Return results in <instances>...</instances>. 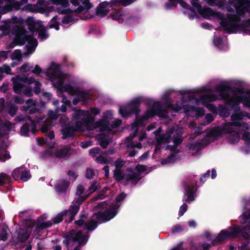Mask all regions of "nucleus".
<instances>
[{"mask_svg": "<svg viewBox=\"0 0 250 250\" xmlns=\"http://www.w3.org/2000/svg\"><path fill=\"white\" fill-rule=\"evenodd\" d=\"M189 126L191 128V129L194 130V132L197 134H200L202 131V127H196L194 123H190Z\"/></svg>", "mask_w": 250, "mask_h": 250, "instance_id": "obj_45", "label": "nucleus"}, {"mask_svg": "<svg viewBox=\"0 0 250 250\" xmlns=\"http://www.w3.org/2000/svg\"><path fill=\"white\" fill-rule=\"evenodd\" d=\"M74 20V18L70 15H66L64 17L62 21L63 23H68L72 22Z\"/></svg>", "mask_w": 250, "mask_h": 250, "instance_id": "obj_54", "label": "nucleus"}, {"mask_svg": "<svg viewBox=\"0 0 250 250\" xmlns=\"http://www.w3.org/2000/svg\"><path fill=\"white\" fill-rule=\"evenodd\" d=\"M183 104V103L180 104L177 103L175 106L172 104H169L168 105V109H170L173 110L175 112H179L183 109L187 115L192 116H203L204 114V111L202 108L198 107H189L187 105H182Z\"/></svg>", "mask_w": 250, "mask_h": 250, "instance_id": "obj_14", "label": "nucleus"}, {"mask_svg": "<svg viewBox=\"0 0 250 250\" xmlns=\"http://www.w3.org/2000/svg\"><path fill=\"white\" fill-rule=\"evenodd\" d=\"M52 223L50 221H46L41 223H38L36 226L35 231L37 233L40 231L41 230H42L44 229L51 227Z\"/></svg>", "mask_w": 250, "mask_h": 250, "instance_id": "obj_36", "label": "nucleus"}, {"mask_svg": "<svg viewBox=\"0 0 250 250\" xmlns=\"http://www.w3.org/2000/svg\"><path fill=\"white\" fill-rule=\"evenodd\" d=\"M11 81L13 83L14 92L17 94H21L25 83L35 84L36 82L38 81L36 80L33 77L23 78L20 76H17L15 78H12Z\"/></svg>", "mask_w": 250, "mask_h": 250, "instance_id": "obj_16", "label": "nucleus"}, {"mask_svg": "<svg viewBox=\"0 0 250 250\" xmlns=\"http://www.w3.org/2000/svg\"><path fill=\"white\" fill-rule=\"evenodd\" d=\"M88 240L87 235L79 231L76 234L67 236L63 243L67 247L68 250H80L81 246L85 245Z\"/></svg>", "mask_w": 250, "mask_h": 250, "instance_id": "obj_11", "label": "nucleus"}, {"mask_svg": "<svg viewBox=\"0 0 250 250\" xmlns=\"http://www.w3.org/2000/svg\"><path fill=\"white\" fill-rule=\"evenodd\" d=\"M42 70L39 65H36L34 69L32 70V72L35 74L39 75L41 73Z\"/></svg>", "mask_w": 250, "mask_h": 250, "instance_id": "obj_63", "label": "nucleus"}, {"mask_svg": "<svg viewBox=\"0 0 250 250\" xmlns=\"http://www.w3.org/2000/svg\"><path fill=\"white\" fill-rule=\"evenodd\" d=\"M177 126L168 129L166 134H161L162 129L159 127L156 131L154 132L155 135V140L157 143L156 147V150L160 149V145L168 143L173 141L174 145H168L166 147V149L171 150L175 148L178 145L181 143L183 140L182 138V132L178 131Z\"/></svg>", "mask_w": 250, "mask_h": 250, "instance_id": "obj_7", "label": "nucleus"}, {"mask_svg": "<svg viewBox=\"0 0 250 250\" xmlns=\"http://www.w3.org/2000/svg\"><path fill=\"white\" fill-rule=\"evenodd\" d=\"M85 190V188L82 185H79L77 187V188H76V194L78 196V197L76 198L73 202L72 203V204H75V201L76 200L79 198L80 197H83V198H85L84 199L83 201V202L89 196V194L87 195H84V196H81L82 194L83 193V192H84Z\"/></svg>", "mask_w": 250, "mask_h": 250, "instance_id": "obj_34", "label": "nucleus"}, {"mask_svg": "<svg viewBox=\"0 0 250 250\" xmlns=\"http://www.w3.org/2000/svg\"><path fill=\"white\" fill-rule=\"evenodd\" d=\"M12 59L17 60L18 62H21V51L19 50H15L12 53Z\"/></svg>", "mask_w": 250, "mask_h": 250, "instance_id": "obj_41", "label": "nucleus"}, {"mask_svg": "<svg viewBox=\"0 0 250 250\" xmlns=\"http://www.w3.org/2000/svg\"><path fill=\"white\" fill-rule=\"evenodd\" d=\"M95 175V171L92 168H87L86 171V177L88 179H92Z\"/></svg>", "mask_w": 250, "mask_h": 250, "instance_id": "obj_50", "label": "nucleus"}, {"mask_svg": "<svg viewBox=\"0 0 250 250\" xmlns=\"http://www.w3.org/2000/svg\"><path fill=\"white\" fill-rule=\"evenodd\" d=\"M27 2V0H0V13H5L13 8L20 9L21 6Z\"/></svg>", "mask_w": 250, "mask_h": 250, "instance_id": "obj_15", "label": "nucleus"}, {"mask_svg": "<svg viewBox=\"0 0 250 250\" xmlns=\"http://www.w3.org/2000/svg\"><path fill=\"white\" fill-rule=\"evenodd\" d=\"M85 198L80 197L76 200L75 204H71L69 209L68 210L58 214L56 216L53 218V222L55 224L60 223L63 219L64 215L70 216V221H72L74 219V216L77 214L79 210L80 204Z\"/></svg>", "mask_w": 250, "mask_h": 250, "instance_id": "obj_13", "label": "nucleus"}, {"mask_svg": "<svg viewBox=\"0 0 250 250\" xmlns=\"http://www.w3.org/2000/svg\"><path fill=\"white\" fill-rule=\"evenodd\" d=\"M206 2L211 6H217L222 10H227L228 12L233 11V8L230 6L226 0H206Z\"/></svg>", "mask_w": 250, "mask_h": 250, "instance_id": "obj_21", "label": "nucleus"}, {"mask_svg": "<svg viewBox=\"0 0 250 250\" xmlns=\"http://www.w3.org/2000/svg\"><path fill=\"white\" fill-rule=\"evenodd\" d=\"M5 101L3 98H0V112L5 111Z\"/></svg>", "mask_w": 250, "mask_h": 250, "instance_id": "obj_62", "label": "nucleus"}, {"mask_svg": "<svg viewBox=\"0 0 250 250\" xmlns=\"http://www.w3.org/2000/svg\"><path fill=\"white\" fill-rule=\"evenodd\" d=\"M17 110V106L11 101L7 103L5 107V112L8 113L11 116H14Z\"/></svg>", "mask_w": 250, "mask_h": 250, "instance_id": "obj_31", "label": "nucleus"}, {"mask_svg": "<svg viewBox=\"0 0 250 250\" xmlns=\"http://www.w3.org/2000/svg\"><path fill=\"white\" fill-rule=\"evenodd\" d=\"M69 185V182L65 180H60L56 183L55 188L57 192L61 193L65 191Z\"/></svg>", "mask_w": 250, "mask_h": 250, "instance_id": "obj_26", "label": "nucleus"}, {"mask_svg": "<svg viewBox=\"0 0 250 250\" xmlns=\"http://www.w3.org/2000/svg\"><path fill=\"white\" fill-rule=\"evenodd\" d=\"M240 218L242 224L248 223V225L245 228L242 229L240 227H233L226 230H223L218 234L215 241L220 242L227 239L240 236H242L245 239H247L249 237V234L246 231H249L250 233V212H248V213L246 212H244L241 216Z\"/></svg>", "mask_w": 250, "mask_h": 250, "instance_id": "obj_6", "label": "nucleus"}, {"mask_svg": "<svg viewBox=\"0 0 250 250\" xmlns=\"http://www.w3.org/2000/svg\"><path fill=\"white\" fill-rule=\"evenodd\" d=\"M115 169L114 170V176L115 179L131 182H137L140 179V174L146 170L143 166H138L134 171L128 170L125 174H123L121 168L124 165V162L121 160H117L115 163Z\"/></svg>", "mask_w": 250, "mask_h": 250, "instance_id": "obj_9", "label": "nucleus"}, {"mask_svg": "<svg viewBox=\"0 0 250 250\" xmlns=\"http://www.w3.org/2000/svg\"><path fill=\"white\" fill-rule=\"evenodd\" d=\"M158 115L162 118H166L167 116V110L162 109V106L159 102H155L152 106L148 109L145 115L142 117L136 116V121L131 125L132 133L127 138L129 141L132 140L136 135L139 126H143L148 119L155 115Z\"/></svg>", "mask_w": 250, "mask_h": 250, "instance_id": "obj_8", "label": "nucleus"}, {"mask_svg": "<svg viewBox=\"0 0 250 250\" xmlns=\"http://www.w3.org/2000/svg\"><path fill=\"white\" fill-rule=\"evenodd\" d=\"M131 105H128L127 106L121 107L119 109L120 113L123 117H125L132 113H136L138 109V106L135 105L132 109H131Z\"/></svg>", "mask_w": 250, "mask_h": 250, "instance_id": "obj_23", "label": "nucleus"}, {"mask_svg": "<svg viewBox=\"0 0 250 250\" xmlns=\"http://www.w3.org/2000/svg\"><path fill=\"white\" fill-rule=\"evenodd\" d=\"M50 126L51 123L46 120L42 124L41 128V131L42 132H46V131L50 129Z\"/></svg>", "mask_w": 250, "mask_h": 250, "instance_id": "obj_42", "label": "nucleus"}, {"mask_svg": "<svg viewBox=\"0 0 250 250\" xmlns=\"http://www.w3.org/2000/svg\"><path fill=\"white\" fill-rule=\"evenodd\" d=\"M100 148L98 147H94L90 150L89 153L92 157H94L96 154L100 153Z\"/></svg>", "mask_w": 250, "mask_h": 250, "instance_id": "obj_52", "label": "nucleus"}, {"mask_svg": "<svg viewBox=\"0 0 250 250\" xmlns=\"http://www.w3.org/2000/svg\"><path fill=\"white\" fill-rule=\"evenodd\" d=\"M62 139H66L72 138L73 136L74 129L70 127H65L62 130Z\"/></svg>", "mask_w": 250, "mask_h": 250, "instance_id": "obj_33", "label": "nucleus"}, {"mask_svg": "<svg viewBox=\"0 0 250 250\" xmlns=\"http://www.w3.org/2000/svg\"><path fill=\"white\" fill-rule=\"evenodd\" d=\"M29 26L32 28H35L36 22L33 18L29 17L26 19L25 21Z\"/></svg>", "mask_w": 250, "mask_h": 250, "instance_id": "obj_47", "label": "nucleus"}, {"mask_svg": "<svg viewBox=\"0 0 250 250\" xmlns=\"http://www.w3.org/2000/svg\"><path fill=\"white\" fill-rule=\"evenodd\" d=\"M68 175L70 178H72L73 180H75L78 177V175L77 174L75 171L73 170H70L68 171L67 173Z\"/></svg>", "mask_w": 250, "mask_h": 250, "instance_id": "obj_58", "label": "nucleus"}, {"mask_svg": "<svg viewBox=\"0 0 250 250\" xmlns=\"http://www.w3.org/2000/svg\"><path fill=\"white\" fill-rule=\"evenodd\" d=\"M23 9L26 11H29V12H37V10L38 9H36L35 4L32 5L31 4H29L26 5L23 8Z\"/></svg>", "mask_w": 250, "mask_h": 250, "instance_id": "obj_46", "label": "nucleus"}, {"mask_svg": "<svg viewBox=\"0 0 250 250\" xmlns=\"http://www.w3.org/2000/svg\"><path fill=\"white\" fill-rule=\"evenodd\" d=\"M52 3L56 4L57 6L62 7V10H59L58 12L60 13L64 14L67 12V10L64 8L67 7L69 5L68 0H51Z\"/></svg>", "mask_w": 250, "mask_h": 250, "instance_id": "obj_29", "label": "nucleus"}, {"mask_svg": "<svg viewBox=\"0 0 250 250\" xmlns=\"http://www.w3.org/2000/svg\"><path fill=\"white\" fill-rule=\"evenodd\" d=\"M170 3L173 7L176 6L177 3H179L183 7L186 8L184 11L185 15H187L190 19H193L197 16L196 12L190 8H187V3L183 1V0H170Z\"/></svg>", "mask_w": 250, "mask_h": 250, "instance_id": "obj_19", "label": "nucleus"}, {"mask_svg": "<svg viewBox=\"0 0 250 250\" xmlns=\"http://www.w3.org/2000/svg\"><path fill=\"white\" fill-rule=\"evenodd\" d=\"M131 4L130 0H111L110 1H104L101 2L97 6L96 13L101 17L105 16L114 7L121 5L127 6Z\"/></svg>", "mask_w": 250, "mask_h": 250, "instance_id": "obj_12", "label": "nucleus"}, {"mask_svg": "<svg viewBox=\"0 0 250 250\" xmlns=\"http://www.w3.org/2000/svg\"><path fill=\"white\" fill-rule=\"evenodd\" d=\"M111 17L113 20L119 22H123L128 17L125 13L121 10H114L111 13Z\"/></svg>", "mask_w": 250, "mask_h": 250, "instance_id": "obj_24", "label": "nucleus"}, {"mask_svg": "<svg viewBox=\"0 0 250 250\" xmlns=\"http://www.w3.org/2000/svg\"><path fill=\"white\" fill-rule=\"evenodd\" d=\"M38 37L43 40L48 37V34L44 30H41L39 32Z\"/></svg>", "mask_w": 250, "mask_h": 250, "instance_id": "obj_53", "label": "nucleus"}, {"mask_svg": "<svg viewBox=\"0 0 250 250\" xmlns=\"http://www.w3.org/2000/svg\"><path fill=\"white\" fill-rule=\"evenodd\" d=\"M119 206L115 205L110 207L104 212L99 211L93 215L91 219L85 225V229L88 230H93L97 227L98 223L108 221L113 218L117 213Z\"/></svg>", "mask_w": 250, "mask_h": 250, "instance_id": "obj_10", "label": "nucleus"}, {"mask_svg": "<svg viewBox=\"0 0 250 250\" xmlns=\"http://www.w3.org/2000/svg\"><path fill=\"white\" fill-rule=\"evenodd\" d=\"M70 1L73 5L79 6L75 10L76 13H86L92 7L89 0H70Z\"/></svg>", "mask_w": 250, "mask_h": 250, "instance_id": "obj_18", "label": "nucleus"}, {"mask_svg": "<svg viewBox=\"0 0 250 250\" xmlns=\"http://www.w3.org/2000/svg\"><path fill=\"white\" fill-rule=\"evenodd\" d=\"M86 217H87V216L85 214H82L81 215V218L79 220L76 221L75 222V224L77 225H78V226L82 225L84 223V219Z\"/></svg>", "mask_w": 250, "mask_h": 250, "instance_id": "obj_55", "label": "nucleus"}, {"mask_svg": "<svg viewBox=\"0 0 250 250\" xmlns=\"http://www.w3.org/2000/svg\"><path fill=\"white\" fill-rule=\"evenodd\" d=\"M31 232V228L29 227L26 229H20L19 230L17 239L20 242L26 241Z\"/></svg>", "mask_w": 250, "mask_h": 250, "instance_id": "obj_25", "label": "nucleus"}, {"mask_svg": "<svg viewBox=\"0 0 250 250\" xmlns=\"http://www.w3.org/2000/svg\"><path fill=\"white\" fill-rule=\"evenodd\" d=\"M182 97L183 99L188 98L190 101H194L197 105L202 104L211 111L215 110V107L209 103L222 99L236 112L231 116V122L211 128L208 133V137L215 139L228 134L229 142L234 143L238 141L241 131L249 128V125L243 121V117L246 116L250 119V116L249 114L240 111L238 104L242 103L244 106L250 107V91L249 92L241 90L234 91L227 86L219 84L214 90L208 86H204L186 92Z\"/></svg>", "mask_w": 250, "mask_h": 250, "instance_id": "obj_1", "label": "nucleus"}, {"mask_svg": "<svg viewBox=\"0 0 250 250\" xmlns=\"http://www.w3.org/2000/svg\"><path fill=\"white\" fill-rule=\"evenodd\" d=\"M47 3L44 0H38L37 3L35 4L36 9L37 13H43L47 7Z\"/></svg>", "mask_w": 250, "mask_h": 250, "instance_id": "obj_32", "label": "nucleus"}, {"mask_svg": "<svg viewBox=\"0 0 250 250\" xmlns=\"http://www.w3.org/2000/svg\"><path fill=\"white\" fill-rule=\"evenodd\" d=\"M41 83L39 82H36L35 87L34 88V92L36 94H39L41 91Z\"/></svg>", "mask_w": 250, "mask_h": 250, "instance_id": "obj_59", "label": "nucleus"}, {"mask_svg": "<svg viewBox=\"0 0 250 250\" xmlns=\"http://www.w3.org/2000/svg\"><path fill=\"white\" fill-rule=\"evenodd\" d=\"M45 73L53 85L59 90L66 91L71 95L76 96L73 101L74 105H76L80 101L85 102L88 99L89 93L87 91L78 87H73L70 83L63 84L65 82L68 80L69 76L61 71L58 64L52 63Z\"/></svg>", "mask_w": 250, "mask_h": 250, "instance_id": "obj_3", "label": "nucleus"}, {"mask_svg": "<svg viewBox=\"0 0 250 250\" xmlns=\"http://www.w3.org/2000/svg\"><path fill=\"white\" fill-rule=\"evenodd\" d=\"M59 110H60L59 109H57L55 112L51 110L49 111L48 112V118L47 120L50 122L51 121L56 120L59 116L58 114Z\"/></svg>", "mask_w": 250, "mask_h": 250, "instance_id": "obj_37", "label": "nucleus"}, {"mask_svg": "<svg viewBox=\"0 0 250 250\" xmlns=\"http://www.w3.org/2000/svg\"><path fill=\"white\" fill-rule=\"evenodd\" d=\"M12 176L15 179L20 178L23 182L27 181L31 177L29 172L25 170L23 167L17 168L14 169L12 173Z\"/></svg>", "mask_w": 250, "mask_h": 250, "instance_id": "obj_20", "label": "nucleus"}, {"mask_svg": "<svg viewBox=\"0 0 250 250\" xmlns=\"http://www.w3.org/2000/svg\"><path fill=\"white\" fill-rule=\"evenodd\" d=\"M73 120H78L75 125V130L83 131L94 129L101 131H109L112 128H116L122 123L120 119H116L110 125L107 120H101L94 124V118L88 111L79 110L73 115Z\"/></svg>", "mask_w": 250, "mask_h": 250, "instance_id": "obj_5", "label": "nucleus"}, {"mask_svg": "<svg viewBox=\"0 0 250 250\" xmlns=\"http://www.w3.org/2000/svg\"><path fill=\"white\" fill-rule=\"evenodd\" d=\"M27 105L26 108L29 109V113L32 114L37 111L38 109L36 107L35 103L32 99L28 100L26 102Z\"/></svg>", "mask_w": 250, "mask_h": 250, "instance_id": "obj_35", "label": "nucleus"}, {"mask_svg": "<svg viewBox=\"0 0 250 250\" xmlns=\"http://www.w3.org/2000/svg\"><path fill=\"white\" fill-rule=\"evenodd\" d=\"M184 187L185 188V195L187 196L186 201L187 202H192L194 200V194L193 188L190 186H187V184H184Z\"/></svg>", "mask_w": 250, "mask_h": 250, "instance_id": "obj_30", "label": "nucleus"}, {"mask_svg": "<svg viewBox=\"0 0 250 250\" xmlns=\"http://www.w3.org/2000/svg\"><path fill=\"white\" fill-rule=\"evenodd\" d=\"M10 177L7 174L1 173L0 174V186L9 182Z\"/></svg>", "mask_w": 250, "mask_h": 250, "instance_id": "obj_40", "label": "nucleus"}, {"mask_svg": "<svg viewBox=\"0 0 250 250\" xmlns=\"http://www.w3.org/2000/svg\"><path fill=\"white\" fill-rule=\"evenodd\" d=\"M96 185V182H94L90 185V186L88 188V191L89 192V194L94 192V191H95L97 190V187Z\"/></svg>", "mask_w": 250, "mask_h": 250, "instance_id": "obj_61", "label": "nucleus"}, {"mask_svg": "<svg viewBox=\"0 0 250 250\" xmlns=\"http://www.w3.org/2000/svg\"><path fill=\"white\" fill-rule=\"evenodd\" d=\"M183 229L181 226L179 225H175L173 226L171 229L172 233H177L183 230Z\"/></svg>", "mask_w": 250, "mask_h": 250, "instance_id": "obj_56", "label": "nucleus"}, {"mask_svg": "<svg viewBox=\"0 0 250 250\" xmlns=\"http://www.w3.org/2000/svg\"><path fill=\"white\" fill-rule=\"evenodd\" d=\"M242 138L247 143H250V133L245 132L243 135Z\"/></svg>", "mask_w": 250, "mask_h": 250, "instance_id": "obj_64", "label": "nucleus"}, {"mask_svg": "<svg viewBox=\"0 0 250 250\" xmlns=\"http://www.w3.org/2000/svg\"><path fill=\"white\" fill-rule=\"evenodd\" d=\"M21 93H23L24 95H26L28 97H30L32 95V91L31 88L27 87L24 88V85H23V87H22V91L21 92Z\"/></svg>", "mask_w": 250, "mask_h": 250, "instance_id": "obj_49", "label": "nucleus"}, {"mask_svg": "<svg viewBox=\"0 0 250 250\" xmlns=\"http://www.w3.org/2000/svg\"><path fill=\"white\" fill-rule=\"evenodd\" d=\"M213 42L216 46L221 49H223V42L220 37H215L214 38Z\"/></svg>", "mask_w": 250, "mask_h": 250, "instance_id": "obj_44", "label": "nucleus"}, {"mask_svg": "<svg viewBox=\"0 0 250 250\" xmlns=\"http://www.w3.org/2000/svg\"><path fill=\"white\" fill-rule=\"evenodd\" d=\"M71 150L68 147H63L55 150V156L59 158H64L71 154Z\"/></svg>", "mask_w": 250, "mask_h": 250, "instance_id": "obj_28", "label": "nucleus"}, {"mask_svg": "<svg viewBox=\"0 0 250 250\" xmlns=\"http://www.w3.org/2000/svg\"><path fill=\"white\" fill-rule=\"evenodd\" d=\"M24 22L22 19L14 17L6 20L0 26V30L4 35H14V41L18 44L22 45L27 41V52L30 54L35 51L38 42L35 38L27 35L26 31L22 26Z\"/></svg>", "mask_w": 250, "mask_h": 250, "instance_id": "obj_4", "label": "nucleus"}, {"mask_svg": "<svg viewBox=\"0 0 250 250\" xmlns=\"http://www.w3.org/2000/svg\"><path fill=\"white\" fill-rule=\"evenodd\" d=\"M97 139L100 146L104 148H105L107 147L111 138L109 135L102 134L97 137Z\"/></svg>", "mask_w": 250, "mask_h": 250, "instance_id": "obj_27", "label": "nucleus"}, {"mask_svg": "<svg viewBox=\"0 0 250 250\" xmlns=\"http://www.w3.org/2000/svg\"><path fill=\"white\" fill-rule=\"evenodd\" d=\"M8 229L7 227H3L0 233V239L2 241H6L8 237Z\"/></svg>", "mask_w": 250, "mask_h": 250, "instance_id": "obj_39", "label": "nucleus"}, {"mask_svg": "<svg viewBox=\"0 0 250 250\" xmlns=\"http://www.w3.org/2000/svg\"><path fill=\"white\" fill-rule=\"evenodd\" d=\"M229 3L235 8L236 15L227 14L225 15L220 12L213 11L210 8L202 7L199 0L192 1L194 10L205 18H215L219 20L226 32L230 33L242 30L246 34L250 35V20L246 21L244 25L240 24L241 18L250 16V0H229Z\"/></svg>", "mask_w": 250, "mask_h": 250, "instance_id": "obj_2", "label": "nucleus"}, {"mask_svg": "<svg viewBox=\"0 0 250 250\" xmlns=\"http://www.w3.org/2000/svg\"><path fill=\"white\" fill-rule=\"evenodd\" d=\"M205 119L206 121L205 122L202 124V125H206L214 120L213 117L211 114H207L206 116Z\"/></svg>", "mask_w": 250, "mask_h": 250, "instance_id": "obj_48", "label": "nucleus"}, {"mask_svg": "<svg viewBox=\"0 0 250 250\" xmlns=\"http://www.w3.org/2000/svg\"><path fill=\"white\" fill-rule=\"evenodd\" d=\"M96 161L100 164H106L107 163V159L103 156L100 155L96 158Z\"/></svg>", "mask_w": 250, "mask_h": 250, "instance_id": "obj_60", "label": "nucleus"}, {"mask_svg": "<svg viewBox=\"0 0 250 250\" xmlns=\"http://www.w3.org/2000/svg\"><path fill=\"white\" fill-rule=\"evenodd\" d=\"M9 145L7 142H3L0 147V160L2 162H5L11 157L9 153L6 150Z\"/></svg>", "mask_w": 250, "mask_h": 250, "instance_id": "obj_22", "label": "nucleus"}, {"mask_svg": "<svg viewBox=\"0 0 250 250\" xmlns=\"http://www.w3.org/2000/svg\"><path fill=\"white\" fill-rule=\"evenodd\" d=\"M57 19L58 18L56 16L52 18L50 23V28H54L57 30L59 29L58 21H57Z\"/></svg>", "mask_w": 250, "mask_h": 250, "instance_id": "obj_43", "label": "nucleus"}, {"mask_svg": "<svg viewBox=\"0 0 250 250\" xmlns=\"http://www.w3.org/2000/svg\"><path fill=\"white\" fill-rule=\"evenodd\" d=\"M42 119V116H41L39 118L38 117L35 119L34 121L29 119L21 127V134L23 136H26L30 131L34 133L36 127V123H38Z\"/></svg>", "mask_w": 250, "mask_h": 250, "instance_id": "obj_17", "label": "nucleus"}, {"mask_svg": "<svg viewBox=\"0 0 250 250\" xmlns=\"http://www.w3.org/2000/svg\"><path fill=\"white\" fill-rule=\"evenodd\" d=\"M177 159V155L175 153L171 154L167 158L162 161L163 165L174 163Z\"/></svg>", "mask_w": 250, "mask_h": 250, "instance_id": "obj_38", "label": "nucleus"}, {"mask_svg": "<svg viewBox=\"0 0 250 250\" xmlns=\"http://www.w3.org/2000/svg\"><path fill=\"white\" fill-rule=\"evenodd\" d=\"M188 206L186 204H184L182 205L180 208V210L179 211V215L180 216H182L184 213L187 210Z\"/></svg>", "mask_w": 250, "mask_h": 250, "instance_id": "obj_57", "label": "nucleus"}, {"mask_svg": "<svg viewBox=\"0 0 250 250\" xmlns=\"http://www.w3.org/2000/svg\"><path fill=\"white\" fill-rule=\"evenodd\" d=\"M32 67V66H30L29 63H25L21 66V70L23 72H26L29 71Z\"/></svg>", "mask_w": 250, "mask_h": 250, "instance_id": "obj_51", "label": "nucleus"}]
</instances>
